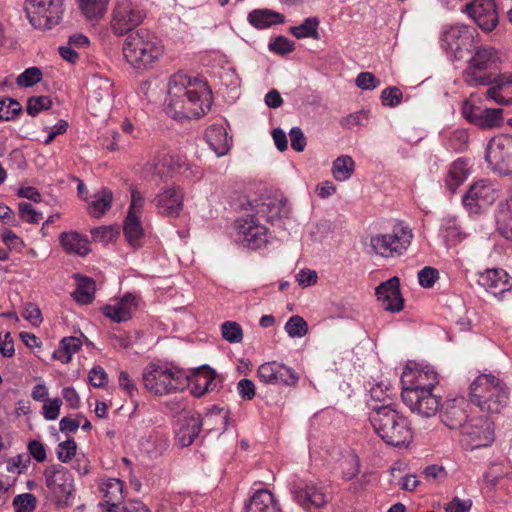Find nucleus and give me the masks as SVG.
I'll return each instance as SVG.
<instances>
[{
    "label": "nucleus",
    "instance_id": "obj_1",
    "mask_svg": "<svg viewBox=\"0 0 512 512\" xmlns=\"http://www.w3.org/2000/svg\"><path fill=\"white\" fill-rule=\"evenodd\" d=\"M164 88L165 112L173 119L198 118L210 109L211 92L201 79L176 73L169 77Z\"/></svg>",
    "mask_w": 512,
    "mask_h": 512
},
{
    "label": "nucleus",
    "instance_id": "obj_2",
    "mask_svg": "<svg viewBox=\"0 0 512 512\" xmlns=\"http://www.w3.org/2000/svg\"><path fill=\"white\" fill-rule=\"evenodd\" d=\"M370 422L387 444L395 447H407L413 439V432L408 419L391 404L372 406Z\"/></svg>",
    "mask_w": 512,
    "mask_h": 512
},
{
    "label": "nucleus",
    "instance_id": "obj_3",
    "mask_svg": "<svg viewBox=\"0 0 512 512\" xmlns=\"http://www.w3.org/2000/svg\"><path fill=\"white\" fill-rule=\"evenodd\" d=\"M163 54L162 41L155 34L145 29L130 34L123 45L125 59L137 69L153 67Z\"/></svg>",
    "mask_w": 512,
    "mask_h": 512
},
{
    "label": "nucleus",
    "instance_id": "obj_4",
    "mask_svg": "<svg viewBox=\"0 0 512 512\" xmlns=\"http://www.w3.org/2000/svg\"><path fill=\"white\" fill-rule=\"evenodd\" d=\"M144 387L154 395H168L182 391L188 383L187 373L166 362H151L142 373Z\"/></svg>",
    "mask_w": 512,
    "mask_h": 512
},
{
    "label": "nucleus",
    "instance_id": "obj_5",
    "mask_svg": "<svg viewBox=\"0 0 512 512\" xmlns=\"http://www.w3.org/2000/svg\"><path fill=\"white\" fill-rule=\"evenodd\" d=\"M470 399L481 412L499 413L508 402L505 383L493 374H481L470 385Z\"/></svg>",
    "mask_w": 512,
    "mask_h": 512
},
{
    "label": "nucleus",
    "instance_id": "obj_6",
    "mask_svg": "<svg viewBox=\"0 0 512 512\" xmlns=\"http://www.w3.org/2000/svg\"><path fill=\"white\" fill-rule=\"evenodd\" d=\"M478 32L473 27L462 24L443 26L440 34V45L451 61L462 60L475 43Z\"/></svg>",
    "mask_w": 512,
    "mask_h": 512
},
{
    "label": "nucleus",
    "instance_id": "obj_7",
    "mask_svg": "<svg viewBox=\"0 0 512 512\" xmlns=\"http://www.w3.org/2000/svg\"><path fill=\"white\" fill-rule=\"evenodd\" d=\"M413 238L412 230L403 222H397L388 233L377 234L370 239L373 251L382 257H393L403 254L410 246Z\"/></svg>",
    "mask_w": 512,
    "mask_h": 512
},
{
    "label": "nucleus",
    "instance_id": "obj_8",
    "mask_svg": "<svg viewBox=\"0 0 512 512\" xmlns=\"http://www.w3.org/2000/svg\"><path fill=\"white\" fill-rule=\"evenodd\" d=\"M25 12L34 28L51 29L62 21L64 0H26Z\"/></svg>",
    "mask_w": 512,
    "mask_h": 512
},
{
    "label": "nucleus",
    "instance_id": "obj_9",
    "mask_svg": "<svg viewBox=\"0 0 512 512\" xmlns=\"http://www.w3.org/2000/svg\"><path fill=\"white\" fill-rule=\"evenodd\" d=\"M494 441V422L491 416H470L460 428V442L469 450L490 446Z\"/></svg>",
    "mask_w": 512,
    "mask_h": 512
},
{
    "label": "nucleus",
    "instance_id": "obj_10",
    "mask_svg": "<svg viewBox=\"0 0 512 512\" xmlns=\"http://www.w3.org/2000/svg\"><path fill=\"white\" fill-rule=\"evenodd\" d=\"M485 160L493 173L512 175V136L500 134L493 137L487 144Z\"/></svg>",
    "mask_w": 512,
    "mask_h": 512
},
{
    "label": "nucleus",
    "instance_id": "obj_11",
    "mask_svg": "<svg viewBox=\"0 0 512 512\" xmlns=\"http://www.w3.org/2000/svg\"><path fill=\"white\" fill-rule=\"evenodd\" d=\"M289 491L293 501L307 512L324 508L329 501L325 487L316 481H293Z\"/></svg>",
    "mask_w": 512,
    "mask_h": 512
},
{
    "label": "nucleus",
    "instance_id": "obj_12",
    "mask_svg": "<svg viewBox=\"0 0 512 512\" xmlns=\"http://www.w3.org/2000/svg\"><path fill=\"white\" fill-rule=\"evenodd\" d=\"M145 17V11L136 3L118 1L111 11L110 29L114 35H125L140 25Z\"/></svg>",
    "mask_w": 512,
    "mask_h": 512
},
{
    "label": "nucleus",
    "instance_id": "obj_13",
    "mask_svg": "<svg viewBox=\"0 0 512 512\" xmlns=\"http://www.w3.org/2000/svg\"><path fill=\"white\" fill-rule=\"evenodd\" d=\"M497 59V53L492 47L480 46L476 48L464 71L465 82L471 86L488 84L487 70L496 64Z\"/></svg>",
    "mask_w": 512,
    "mask_h": 512
},
{
    "label": "nucleus",
    "instance_id": "obj_14",
    "mask_svg": "<svg viewBox=\"0 0 512 512\" xmlns=\"http://www.w3.org/2000/svg\"><path fill=\"white\" fill-rule=\"evenodd\" d=\"M402 392L433 391L439 383V376L433 366L429 364L408 363L401 374Z\"/></svg>",
    "mask_w": 512,
    "mask_h": 512
},
{
    "label": "nucleus",
    "instance_id": "obj_15",
    "mask_svg": "<svg viewBox=\"0 0 512 512\" xmlns=\"http://www.w3.org/2000/svg\"><path fill=\"white\" fill-rule=\"evenodd\" d=\"M145 204L144 196L136 189L131 191V202L128 214L124 220V236L130 246L138 248L142 246L144 231L140 218Z\"/></svg>",
    "mask_w": 512,
    "mask_h": 512
},
{
    "label": "nucleus",
    "instance_id": "obj_16",
    "mask_svg": "<svg viewBox=\"0 0 512 512\" xmlns=\"http://www.w3.org/2000/svg\"><path fill=\"white\" fill-rule=\"evenodd\" d=\"M237 240L251 249H258L269 241L267 227L253 214L240 218L236 222Z\"/></svg>",
    "mask_w": 512,
    "mask_h": 512
},
{
    "label": "nucleus",
    "instance_id": "obj_17",
    "mask_svg": "<svg viewBox=\"0 0 512 512\" xmlns=\"http://www.w3.org/2000/svg\"><path fill=\"white\" fill-rule=\"evenodd\" d=\"M483 32H491L498 25L499 17L494 0H472L461 8Z\"/></svg>",
    "mask_w": 512,
    "mask_h": 512
},
{
    "label": "nucleus",
    "instance_id": "obj_18",
    "mask_svg": "<svg viewBox=\"0 0 512 512\" xmlns=\"http://www.w3.org/2000/svg\"><path fill=\"white\" fill-rule=\"evenodd\" d=\"M252 214L260 219H265L270 223H275L288 217L290 206L288 201L282 195L264 196L250 203Z\"/></svg>",
    "mask_w": 512,
    "mask_h": 512
},
{
    "label": "nucleus",
    "instance_id": "obj_19",
    "mask_svg": "<svg viewBox=\"0 0 512 512\" xmlns=\"http://www.w3.org/2000/svg\"><path fill=\"white\" fill-rule=\"evenodd\" d=\"M462 114L471 124L481 129L498 128L503 123L501 108H482L473 103L472 98L463 102Z\"/></svg>",
    "mask_w": 512,
    "mask_h": 512
},
{
    "label": "nucleus",
    "instance_id": "obj_20",
    "mask_svg": "<svg viewBox=\"0 0 512 512\" xmlns=\"http://www.w3.org/2000/svg\"><path fill=\"white\" fill-rule=\"evenodd\" d=\"M499 197V189L486 179L475 182L463 197L464 206L472 213L492 205Z\"/></svg>",
    "mask_w": 512,
    "mask_h": 512
},
{
    "label": "nucleus",
    "instance_id": "obj_21",
    "mask_svg": "<svg viewBox=\"0 0 512 512\" xmlns=\"http://www.w3.org/2000/svg\"><path fill=\"white\" fill-rule=\"evenodd\" d=\"M258 379L265 384L296 386L299 381L297 372L278 361H268L257 369Z\"/></svg>",
    "mask_w": 512,
    "mask_h": 512
},
{
    "label": "nucleus",
    "instance_id": "obj_22",
    "mask_svg": "<svg viewBox=\"0 0 512 512\" xmlns=\"http://www.w3.org/2000/svg\"><path fill=\"white\" fill-rule=\"evenodd\" d=\"M405 405L414 413L424 417L434 416L439 410V397L429 390L401 392Z\"/></svg>",
    "mask_w": 512,
    "mask_h": 512
},
{
    "label": "nucleus",
    "instance_id": "obj_23",
    "mask_svg": "<svg viewBox=\"0 0 512 512\" xmlns=\"http://www.w3.org/2000/svg\"><path fill=\"white\" fill-rule=\"evenodd\" d=\"M184 202V192L179 186H168L160 190L152 200L157 213L167 217H177Z\"/></svg>",
    "mask_w": 512,
    "mask_h": 512
},
{
    "label": "nucleus",
    "instance_id": "obj_24",
    "mask_svg": "<svg viewBox=\"0 0 512 512\" xmlns=\"http://www.w3.org/2000/svg\"><path fill=\"white\" fill-rule=\"evenodd\" d=\"M467 407L464 397H447L440 409L442 423L450 429H460L470 418Z\"/></svg>",
    "mask_w": 512,
    "mask_h": 512
},
{
    "label": "nucleus",
    "instance_id": "obj_25",
    "mask_svg": "<svg viewBox=\"0 0 512 512\" xmlns=\"http://www.w3.org/2000/svg\"><path fill=\"white\" fill-rule=\"evenodd\" d=\"M138 306V297L135 294L126 293L122 297L111 300L101 310L103 315L111 321L121 323L131 319Z\"/></svg>",
    "mask_w": 512,
    "mask_h": 512
},
{
    "label": "nucleus",
    "instance_id": "obj_26",
    "mask_svg": "<svg viewBox=\"0 0 512 512\" xmlns=\"http://www.w3.org/2000/svg\"><path fill=\"white\" fill-rule=\"evenodd\" d=\"M48 489L59 499H68L72 493L73 478L61 465L49 466L44 471Z\"/></svg>",
    "mask_w": 512,
    "mask_h": 512
},
{
    "label": "nucleus",
    "instance_id": "obj_27",
    "mask_svg": "<svg viewBox=\"0 0 512 512\" xmlns=\"http://www.w3.org/2000/svg\"><path fill=\"white\" fill-rule=\"evenodd\" d=\"M187 379L186 387L196 397L217 391L220 387V379L215 371L207 366L200 367L193 373L187 374Z\"/></svg>",
    "mask_w": 512,
    "mask_h": 512
},
{
    "label": "nucleus",
    "instance_id": "obj_28",
    "mask_svg": "<svg viewBox=\"0 0 512 512\" xmlns=\"http://www.w3.org/2000/svg\"><path fill=\"white\" fill-rule=\"evenodd\" d=\"M399 284V278L392 277L376 288L377 300L384 310L396 313L403 309L404 300L400 293Z\"/></svg>",
    "mask_w": 512,
    "mask_h": 512
},
{
    "label": "nucleus",
    "instance_id": "obj_29",
    "mask_svg": "<svg viewBox=\"0 0 512 512\" xmlns=\"http://www.w3.org/2000/svg\"><path fill=\"white\" fill-rule=\"evenodd\" d=\"M479 284L496 297L512 290V278L500 268L488 269L480 274Z\"/></svg>",
    "mask_w": 512,
    "mask_h": 512
},
{
    "label": "nucleus",
    "instance_id": "obj_30",
    "mask_svg": "<svg viewBox=\"0 0 512 512\" xmlns=\"http://www.w3.org/2000/svg\"><path fill=\"white\" fill-rule=\"evenodd\" d=\"M487 97L499 105L512 104V73L505 72L494 79L487 90Z\"/></svg>",
    "mask_w": 512,
    "mask_h": 512
},
{
    "label": "nucleus",
    "instance_id": "obj_31",
    "mask_svg": "<svg viewBox=\"0 0 512 512\" xmlns=\"http://www.w3.org/2000/svg\"><path fill=\"white\" fill-rule=\"evenodd\" d=\"M205 139L211 150L218 156L226 155L231 146V139L223 126L211 125L206 129Z\"/></svg>",
    "mask_w": 512,
    "mask_h": 512
},
{
    "label": "nucleus",
    "instance_id": "obj_32",
    "mask_svg": "<svg viewBox=\"0 0 512 512\" xmlns=\"http://www.w3.org/2000/svg\"><path fill=\"white\" fill-rule=\"evenodd\" d=\"M245 512H281V508L270 491L261 489L252 495Z\"/></svg>",
    "mask_w": 512,
    "mask_h": 512
},
{
    "label": "nucleus",
    "instance_id": "obj_33",
    "mask_svg": "<svg viewBox=\"0 0 512 512\" xmlns=\"http://www.w3.org/2000/svg\"><path fill=\"white\" fill-rule=\"evenodd\" d=\"M201 429L198 417H185L178 422L176 428V442L181 447H187L193 443Z\"/></svg>",
    "mask_w": 512,
    "mask_h": 512
},
{
    "label": "nucleus",
    "instance_id": "obj_34",
    "mask_svg": "<svg viewBox=\"0 0 512 512\" xmlns=\"http://www.w3.org/2000/svg\"><path fill=\"white\" fill-rule=\"evenodd\" d=\"M59 240L63 249L68 253L86 256L91 251L87 237L76 231L61 233Z\"/></svg>",
    "mask_w": 512,
    "mask_h": 512
},
{
    "label": "nucleus",
    "instance_id": "obj_35",
    "mask_svg": "<svg viewBox=\"0 0 512 512\" xmlns=\"http://www.w3.org/2000/svg\"><path fill=\"white\" fill-rule=\"evenodd\" d=\"M247 20L256 29H267L284 23L285 17L270 9H255L248 14Z\"/></svg>",
    "mask_w": 512,
    "mask_h": 512
},
{
    "label": "nucleus",
    "instance_id": "obj_36",
    "mask_svg": "<svg viewBox=\"0 0 512 512\" xmlns=\"http://www.w3.org/2000/svg\"><path fill=\"white\" fill-rule=\"evenodd\" d=\"M439 235L447 247L455 246L466 237L457 219L453 216H446L441 220Z\"/></svg>",
    "mask_w": 512,
    "mask_h": 512
},
{
    "label": "nucleus",
    "instance_id": "obj_37",
    "mask_svg": "<svg viewBox=\"0 0 512 512\" xmlns=\"http://www.w3.org/2000/svg\"><path fill=\"white\" fill-rule=\"evenodd\" d=\"M113 200L111 190L102 188L97 191L88 203V213L95 218L102 217L110 208Z\"/></svg>",
    "mask_w": 512,
    "mask_h": 512
},
{
    "label": "nucleus",
    "instance_id": "obj_38",
    "mask_svg": "<svg viewBox=\"0 0 512 512\" xmlns=\"http://www.w3.org/2000/svg\"><path fill=\"white\" fill-rule=\"evenodd\" d=\"M177 158L166 152L158 153L152 162L155 174L162 180H167L176 175L177 165H175V162H177Z\"/></svg>",
    "mask_w": 512,
    "mask_h": 512
},
{
    "label": "nucleus",
    "instance_id": "obj_39",
    "mask_svg": "<svg viewBox=\"0 0 512 512\" xmlns=\"http://www.w3.org/2000/svg\"><path fill=\"white\" fill-rule=\"evenodd\" d=\"M112 83L108 78L92 75L87 80V90L89 97L96 102L102 101L110 95Z\"/></svg>",
    "mask_w": 512,
    "mask_h": 512
},
{
    "label": "nucleus",
    "instance_id": "obj_40",
    "mask_svg": "<svg viewBox=\"0 0 512 512\" xmlns=\"http://www.w3.org/2000/svg\"><path fill=\"white\" fill-rule=\"evenodd\" d=\"M100 490L105 498L107 508L117 505L124 498L123 482L116 478H108L100 485Z\"/></svg>",
    "mask_w": 512,
    "mask_h": 512
},
{
    "label": "nucleus",
    "instance_id": "obj_41",
    "mask_svg": "<svg viewBox=\"0 0 512 512\" xmlns=\"http://www.w3.org/2000/svg\"><path fill=\"white\" fill-rule=\"evenodd\" d=\"M110 0H77L79 9L89 21L101 19L108 8Z\"/></svg>",
    "mask_w": 512,
    "mask_h": 512
},
{
    "label": "nucleus",
    "instance_id": "obj_42",
    "mask_svg": "<svg viewBox=\"0 0 512 512\" xmlns=\"http://www.w3.org/2000/svg\"><path fill=\"white\" fill-rule=\"evenodd\" d=\"M468 174L469 168L466 160L458 159L454 161L446 178L448 188L454 192L467 179Z\"/></svg>",
    "mask_w": 512,
    "mask_h": 512
},
{
    "label": "nucleus",
    "instance_id": "obj_43",
    "mask_svg": "<svg viewBox=\"0 0 512 512\" xmlns=\"http://www.w3.org/2000/svg\"><path fill=\"white\" fill-rule=\"evenodd\" d=\"M355 171V162L349 155H341L332 163V175L335 180L344 182L351 178Z\"/></svg>",
    "mask_w": 512,
    "mask_h": 512
},
{
    "label": "nucleus",
    "instance_id": "obj_44",
    "mask_svg": "<svg viewBox=\"0 0 512 512\" xmlns=\"http://www.w3.org/2000/svg\"><path fill=\"white\" fill-rule=\"evenodd\" d=\"M81 347V340L77 337L63 338L60 347L53 352V358L59 360L61 363L66 364L71 361L73 354H75Z\"/></svg>",
    "mask_w": 512,
    "mask_h": 512
},
{
    "label": "nucleus",
    "instance_id": "obj_45",
    "mask_svg": "<svg viewBox=\"0 0 512 512\" xmlns=\"http://www.w3.org/2000/svg\"><path fill=\"white\" fill-rule=\"evenodd\" d=\"M319 20L317 17H308L298 26L289 28V32L297 39L313 38L318 39Z\"/></svg>",
    "mask_w": 512,
    "mask_h": 512
},
{
    "label": "nucleus",
    "instance_id": "obj_46",
    "mask_svg": "<svg viewBox=\"0 0 512 512\" xmlns=\"http://www.w3.org/2000/svg\"><path fill=\"white\" fill-rule=\"evenodd\" d=\"M94 293V281L88 277H81L77 281V287L73 292V297L80 304H89L94 299Z\"/></svg>",
    "mask_w": 512,
    "mask_h": 512
},
{
    "label": "nucleus",
    "instance_id": "obj_47",
    "mask_svg": "<svg viewBox=\"0 0 512 512\" xmlns=\"http://www.w3.org/2000/svg\"><path fill=\"white\" fill-rule=\"evenodd\" d=\"M370 398L375 402H382V405L391 404L389 401L391 400V396L393 394V389L390 387V384L386 381L375 382L370 390Z\"/></svg>",
    "mask_w": 512,
    "mask_h": 512
},
{
    "label": "nucleus",
    "instance_id": "obj_48",
    "mask_svg": "<svg viewBox=\"0 0 512 512\" xmlns=\"http://www.w3.org/2000/svg\"><path fill=\"white\" fill-rule=\"evenodd\" d=\"M285 331L291 338L304 337L308 332L307 322L298 315H294L288 319L285 324Z\"/></svg>",
    "mask_w": 512,
    "mask_h": 512
},
{
    "label": "nucleus",
    "instance_id": "obj_49",
    "mask_svg": "<svg viewBox=\"0 0 512 512\" xmlns=\"http://www.w3.org/2000/svg\"><path fill=\"white\" fill-rule=\"evenodd\" d=\"M90 232L94 241L103 244L114 242L119 235L118 228L114 226H100L91 229Z\"/></svg>",
    "mask_w": 512,
    "mask_h": 512
},
{
    "label": "nucleus",
    "instance_id": "obj_50",
    "mask_svg": "<svg viewBox=\"0 0 512 512\" xmlns=\"http://www.w3.org/2000/svg\"><path fill=\"white\" fill-rule=\"evenodd\" d=\"M497 223L500 233L512 240V196L507 201V210L498 216Z\"/></svg>",
    "mask_w": 512,
    "mask_h": 512
},
{
    "label": "nucleus",
    "instance_id": "obj_51",
    "mask_svg": "<svg viewBox=\"0 0 512 512\" xmlns=\"http://www.w3.org/2000/svg\"><path fill=\"white\" fill-rule=\"evenodd\" d=\"M221 334L229 343H240L243 339V330L235 321H225L221 325Z\"/></svg>",
    "mask_w": 512,
    "mask_h": 512
},
{
    "label": "nucleus",
    "instance_id": "obj_52",
    "mask_svg": "<svg viewBox=\"0 0 512 512\" xmlns=\"http://www.w3.org/2000/svg\"><path fill=\"white\" fill-rule=\"evenodd\" d=\"M42 71L38 67H30L24 70L16 79L19 87H31L42 80Z\"/></svg>",
    "mask_w": 512,
    "mask_h": 512
},
{
    "label": "nucleus",
    "instance_id": "obj_53",
    "mask_svg": "<svg viewBox=\"0 0 512 512\" xmlns=\"http://www.w3.org/2000/svg\"><path fill=\"white\" fill-rule=\"evenodd\" d=\"M175 165H177L176 175H180L184 179L199 180L202 177V171L200 167L181 160L179 157L177 158Z\"/></svg>",
    "mask_w": 512,
    "mask_h": 512
},
{
    "label": "nucleus",
    "instance_id": "obj_54",
    "mask_svg": "<svg viewBox=\"0 0 512 512\" xmlns=\"http://www.w3.org/2000/svg\"><path fill=\"white\" fill-rule=\"evenodd\" d=\"M21 111V105L18 101L11 98L0 99V119L9 121L17 116Z\"/></svg>",
    "mask_w": 512,
    "mask_h": 512
},
{
    "label": "nucleus",
    "instance_id": "obj_55",
    "mask_svg": "<svg viewBox=\"0 0 512 512\" xmlns=\"http://www.w3.org/2000/svg\"><path fill=\"white\" fill-rule=\"evenodd\" d=\"M16 512H33L36 507V497L31 493L17 495L13 500Z\"/></svg>",
    "mask_w": 512,
    "mask_h": 512
},
{
    "label": "nucleus",
    "instance_id": "obj_56",
    "mask_svg": "<svg viewBox=\"0 0 512 512\" xmlns=\"http://www.w3.org/2000/svg\"><path fill=\"white\" fill-rule=\"evenodd\" d=\"M359 458L355 454H349L342 462V473L346 480H351L359 473Z\"/></svg>",
    "mask_w": 512,
    "mask_h": 512
},
{
    "label": "nucleus",
    "instance_id": "obj_57",
    "mask_svg": "<svg viewBox=\"0 0 512 512\" xmlns=\"http://www.w3.org/2000/svg\"><path fill=\"white\" fill-rule=\"evenodd\" d=\"M2 242L9 250L21 252L24 248V241L10 229L4 228L0 231Z\"/></svg>",
    "mask_w": 512,
    "mask_h": 512
},
{
    "label": "nucleus",
    "instance_id": "obj_58",
    "mask_svg": "<svg viewBox=\"0 0 512 512\" xmlns=\"http://www.w3.org/2000/svg\"><path fill=\"white\" fill-rule=\"evenodd\" d=\"M369 119L368 110H360L347 115L342 119L341 125L346 129H352L355 126H363Z\"/></svg>",
    "mask_w": 512,
    "mask_h": 512
},
{
    "label": "nucleus",
    "instance_id": "obj_59",
    "mask_svg": "<svg viewBox=\"0 0 512 512\" xmlns=\"http://www.w3.org/2000/svg\"><path fill=\"white\" fill-rule=\"evenodd\" d=\"M18 207L20 217L25 222L37 224L43 218L42 214L38 212L30 203L20 202Z\"/></svg>",
    "mask_w": 512,
    "mask_h": 512
},
{
    "label": "nucleus",
    "instance_id": "obj_60",
    "mask_svg": "<svg viewBox=\"0 0 512 512\" xmlns=\"http://www.w3.org/2000/svg\"><path fill=\"white\" fill-rule=\"evenodd\" d=\"M62 400L60 398L48 399L42 407V415L48 421H54L59 417Z\"/></svg>",
    "mask_w": 512,
    "mask_h": 512
},
{
    "label": "nucleus",
    "instance_id": "obj_61",
    "mask_svg": "<svg viewBox=\"0 0 512 512\" xmlns=\"http://www.w3.org/2000/svg\"><path fill=\"white\" fill-rule=\"evenodd\" d=\"M269 50L279 54L285 55L292 52L295 48L294 43L284 36H278L268 45Z\"/></svg>",
    "mask_w": 512,
    "mask_h": 512
},
{
    "label": "nucleus",
    "instance_id": "obj_62",
    "mask_svg": "<svg viewBox=\"0 0 512 512\" xmlns=\"http://www.w3.org/2000/svg\"><path fill=\"white\" fill-rule=\"evenodd\" d=\"M51 100L46 96L31 97L27 102V112L31 116H36L42 110L51 107Z\"/></svg>",
    "mask_w": 512,
    "mask_h": 512
},
{
    "label": "nucleus",
    "instance_id": "obj_63",
    "mask_svg": "<svg viewBox=\"0 0 512 512\" xmlns=\"http://www.w3.org/2000/svg\"><path fill=\"white\" fill-rule=\"evenodd\" d=\"M438 278V270L430 266H426L418 272V282L423 288H431Z\"/></svg>",
    "mask_w": 512,
    "mask_h": 512
},
{
    "label": "nucleus",
    "instance_id": "obj_64",
    "mask_svg": "<svg viewBox=\"0 0 512 512\" xmlns=\"http://www.w3.org/2000/svg\"><path fill=\"white\" fill-rule=\"evenodd\" d=\"M76 453V443L73 439H68L61 442L57 448V457L63 462H69Z\"/></svg>",
    "mask_w": 512,
    "mask_h": 512
}]
</instances>
